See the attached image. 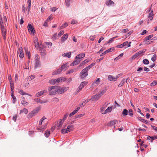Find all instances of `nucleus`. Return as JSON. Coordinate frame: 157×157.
<instances>
[{"label":"nucleus","instance_id":"nucleus-48","mask_svg":"<svg viewBox=\"0 0 157 157\" xmlns=\"http://www.w3.org/2000/svg\"><path fill=\"white\" fill-rule=\"evenodd\" d=\"M35 77V76L34 75H32L30 76L29 77V79H30V80H32V79H34Z\"/></svg>","mask_w":157,"mask_h":157},{"label":"nucleus","instance_id":"nucleus-3","mask_svg":"<svg viewBox=\"0 0 157 157\" xmlns=\"http://www.w3.org/2000/svg\"><path fill=\"white\" fill-rule=\"evenodd\" d=\"M39 111V109H36L33 110L28 115V118H31L33 116H35Z\"/></svg>","mask_w":157,"mask_h":157},{"label":"nucleus","instance_id":"nucleus-46","mask_svg":"<svg viewBox=\"0 0 157 157\" xmlns=\"http://www.w3.org/2000/svg\"><path fill=\"white\" fill-rule=\"evenodd\" d=\"M65 2L66 3V6H69L70 5V0H65Z\"/></svg>","mask_w":157,"mask_h":157},{"label":"nucleus","instance_id":"nucleus-1","mask_svg":"<svg viewBox=\"0 0 157 157\" xmlns=\"http://www.w3.org/2000/svg\"><path fill=\"white\" fill-rule=\"evenodd\" d=\"M48 90L49 91V94L50 95H55L57 94V86H52L48 87Z\"/></svg>","mask_w":157,"mask_h":157},{"label":"nucleus","instance_id":"nucleus-14","mask_svg":"<svg viewBox=\"0 0 157 157\" xmlns=\"http://www.w3.org/2000/svg\"><path fill=\"white\" fill-rule=\"evenodd\" d=\"M85 56V54L84 53L80 54L76 57L75 59H79L80 60V59L84 57Z\"/></svg>","mask_w":157,"mask_h":157},{"label":"nucleus","instance_id":"nucleus-24","mask_svg":"<svg viewBox=\"0 0 157 157\" xmlns=\"http://www.w3.org/2000/svg\"><path fill=\"white\" fill-rule=\"evenodd\" d=\"M28 113V111L27 109L24 108L23 109V110H21L20 111V114H21L23 113H24L25 114H27Z\"/></svg>","mask_w":157,"mask_h":157},{"label":"nucleus","instance_id":"nucleus-18","mask_svg":"<svg viewBox=\"0 0 157 157\" xmlns=\"http://www.w3.org/2000/svg\"><path fill=\"white\" fill-rule=\"evenodd\" d=\"M153 11H151L150 13H149L148 17L149 18V20L151 21L153 18V16L154 14L153 13Z\"/></svg>","mask_w":157,"mask_h":157},{"label":"nucleus","instance_id":"nucleus-31","mask_svg":"<svg viewBox=\"0 0 157 157\" xmlns=\"http://www.w3.org/2000/svg\"><path fill=\"white\" fill-rule=\"evenodd\" d=\"M138 120L143 122L145 123V124H147L148 122L146 120L143 119L141 117H138Z\"/></svg>","mask_w":157,"mask_h":157},{"label":"nucleus","instance_id":"nucleus-39","mask_svg":"<svg viewBox=\"0 0 157 157\" xmlns=\"http://www.w3.org/2000/svg\"><path fill=\"white\" fill-rule=\"evenodd\" d=\"M50 134V131L47 130L45 131V135L46 137H48Z\"/></svg>","mask_w":157,"mask_h":157},{"label":"nucleus","instance_id":"nucleus-56","mask_svg":"<svg viewBox=\"0 0 157 157\" xmlns=\"http://www.w3.org/2000/svg\"><path fill=\"white\" fill-rule=\"evenodd\" d=\"M156 84L157 82L156 81H154L151 83V86H153L156 85Z\"/></svg>","mask_w":157,"mask_h":157},{"label":"nucleus","instance_id":"nucleus-45","mask_svg":"<svg viewBox=\"0 0 157 157\" xmlns=\"http://www.w3.org/2000/svg\"><path fill=\"white\" fill-rule=\"evenodd\" d=\"M10 88H11V92H12V91H13V89L14 88V87H13V86H14L13 83V82H10Z\"/></svg>","mask_w":157,"mask_h":157},{"label":"nucleus","instance_id":"nucleus-17","mask_svg":"<svg viewBox=\"0 0 157 157\" xmlns=\"http://www.w3.org/2000/svg\"><path fill=\"white\" fill-rule=\"evenodd\" d=\"M106 92V90L105 88H103L100 91V93H99V97L102 95Z\"/></svg>","mask_w":157,"mask_h":157},{"label":"nucleus","instance_id":"nucleus-27","mask_svg":"<svg viewBox=\"0 0 157 157\" xmlns=\"http://www.w3.org/2000/svg\"><path fill=\"white\" fill-rule=\"evenodd\" d=\"M76 60L74 61L71 64L73 65H76L78 64L80 62V60L79 59H76Z\"/></svg>","mask_w":157,"mask_h":157},{"label":"nucleus","instance_id":"nucleus-26","mask_svg":"<svg viewBox=\"0 0 157 157\" xmlns=\"http://www.w3.org/2000/svg\"><path fill=\"white\" fill-rule=\"evenodd\" d=\"M98 96L97 94L96 95H94V97H93L91 98V100L92 101H97L98 99Z\"/></svg>","mask_w":157,"mask_h":157},{"label":"nucleus","instance_id":"nucleus-25","mask_svg":"<svg viewBox=\"0 0 157 157\" xmlns=\"http://www.w3.org/2000/svg\"><path fill=\"white\" fill-rule=\"evenodd\" d=\"M67 64H63L62 66L61 67V68L62 69V71H65L66 70L67 68Z\"/></svg>","mask_w":157,"mask_h":157},{"label":"nucleus","instance_id":"nucleus-2","mask_svg":"<svg viewBox=\"0 0 157 157\" xmlns=\"http://www.w3.org/2000/svg\"><path fill=\"white\" fill-rule=\"evenodd\" d=\"M57 94H60L64 92L69 89V87H60V86H57Z\"/></svg>","mask_w":157,"mask_h":157},{"label":"nucleus","instance_id":"nucleus-60","mask_svg":"<svg viewBox=\"0 0 157 157\" xmlns=\"http://www.w3.org/2000/svg\"><path fill=\"white\" fill-rule=\"evenodd\" d=\"M115 38V37H113L112 38L110 39L108 41V43H111L113 40Z\"/></svg>","mask_w":157,"mask_h":157},{"label":"nucleus","instance_id":"nucleus-13","mask_svg":"<svg viewBox=\"0 0 157 157\" xmlns=\"http://www.w3.org/2000/svg\"><path fill=\"white\" fill-rule=\"evenodd\" d=\"M47 92L46 90H42L39 92H38L36 94V95L37 97L40 96L41 95L44 94V93H46Z\"/></svg>","mask_w":157,"mask_h":157},{"label":"nucleus","instance_id":"nucleus-4","mask_svg":"<svg viewBox=\"0 0 157 157\" xmlns=\"http://www.w3.org/2000/svg\"><path fill=\"white\" fill-rule=\"evenodd\" d=\"M35 59L36 62L35 67L36 68L39 66L40 63V57L38 55H35Z\"/></svg>","mask_w":157,"mask_h":157},{"label":"nucleus","instance_id":"nucleus-22","mask_svg":"<svg viewBox=\"0 0 157 157\" xmlns=\"http://www.w3.org/2000/svg\"><path fill=\"white\" fill-rule=\"evenodd\" d=\"M128 113V110L126 109H124L123 112L122 113V114L124 116L127 115Z\"/></svg>","mask_w":157,"mask_h":157},{"label":"nucleus","instance_id":"nucleus-40","mask_svg":"<svg viewBox=\"0 0 157 157\" xmlns=\"http://www.w3.org/2000/svg\"><path fill=\"white\" fill-rule=\"evenodd\" d=\"M147 139L148 140H150L151 142L154 140L153 136H147Z\"/></svg>","mask_w":157,"mask_h":157},{"label":"nucleus","instance_id":"nucleus-11","mask_svg":"<svg viewBox=\"0 0 157 157\" xmlns=\"http://www.w3.org/2000/svg\"><path fill=\"white\" fill-rule=\"evenodd\" d=\"M117 120H113V121H111L108 124V125L109 126H112L115 124L117 122Z\"/></svg>","mask_w":157,"mask_h":157},{"label":"nucleus","instance_id":"nucleus-36","mask_svg":"<svg viewBox=\"0 0 157 157\" xmlns=\"http://www.w3.org/2000/svg\"><path fill=\"white\" fill-rule=\"evenodd\" d=\"M19 93L20 94L22 95H24L25 94H27L29 95L30 96H31V95L28 94H27L25 93L24 91H23L21 89L19 90Z\"/></svg>","mask_w":157,"mask_h":157},{"label":"nucleus","instance_id":"nucleus-42","mask_svg":"<svg viewBox=\"0 0 157 157\" xmlns=\"http://www.w3.org/2000/svg\"><path fill=\"white\" fill-rule=\"evenodd\" d=\"M129 113V115L131 116L132 117L133 115V111L132 109H130L129 110V111L128 112Z\"/></svg>","mask_w":157,"mask_h":157},{"label":"nucleus","instance_id":"nucleus-51","mask_svg":"<svg viewBox=\"0 0 157 157\" xmlns=\"http://www.w3.org/2000/svg\"><path fill=\"white\" fill-rule=\"evenodd\" d=\"M34 45L36 49H38L39 48V44L38 42L37 43H36Z\"/></svg>","mask_w":157,"mask_h":157},{"label":"nucleus","instance_id":"nucleus-50","mask_svg":"<svg viewBox=\"0 0 157 157\" xmlns=\"http://www.w3.org/2000/svg\"><path fill=\"white\" fill-rule=\"evenodd\" d=\"M6 33H4L2 34V37L3 38V39L4 40H6Z\"/></svg>","mask_w":157,"mask_h":157},{"label":"nucleus","instance_id":"nucleus-55","mask_svg":"<svg viewBox=\"0 0 157 157\" xmlns=\"http://www.w3.org/2000/svg\"><path fill=\"white\" fill-rule=\"evenodd\" d=\"M57 71V73L58 74H60L61 72L62 71V69L60 68H59V69H58L57 71Z\"/></svg>","mask_w":157,"mask_h":157},{"label":"nucleus","instance_id":"nucleus-53","mask_svg":"<svg viewBox=\"0 0 157 157\" xmlns=\"http://www.w3.org/2000/svg\"><path fill=\"white\" fill-rule=\"evenodd\" d=\"M76 113V111L75 110H74L73 112L70 113V114L69 115V116L71 117L72 115H74Z\"/></svg>","mask_w":157,"mask_h":157},{"label":"nucleus","instance_id":"nucleus-57","mask_svg":"<svg viewBox=\"0 0 157 157\" xmlns=\"http://www.w3.org/2000/svg\"><path fill=\"white\" fill-rule=\"evenodd\" d=\"M114 48H112L109 49L107 50L108 51V52H111L113 51V50H114Z\"/></svg>","mask_w":157,"mask_h":157},{"label":"nucleus","instance_id":"nucleus-64","mask_svg":"<svg viewBox=\"0 0 157 157\" xmlns=\"http://www.w3.org/2000/svg\"><path fill=\"white\" fill-rule=\"evenodd\" d=\"M143 68L140 67L138 68V69L137 70V71H141L143 70Z\"/></svg>","mask_w":157,"mask_h":157},{"label":"nucleus","instance_id":"nucleus-32","mask_svg":"<svg viewBox=\"0 0 157 157\" xmlns=\"http://www.w3.org/2000/svg\"><path fill=\"white\" fill-rule=\"evenodd\" d=\"M46 119V118L45 117H43L40 121L39 122V125L40 126L42 125V122L44 121Z\"/></svg>","mask_w":157,"mask_h":157},{"label":"nucleus","instance_id":"nucleus-62","mask_svg":"<svg viewBox=\"0 0 157 157\" xmlns=\"http://www.w3.org/2000/svg\"><path fill=\"white\" fill-rule=\"evenodd\" d=\"M67 116H68L67 114H65L64 116V117L62 120H63V121H64L65 120H66V119L67 118Z\"/></svg>","mask_w":157,"mask_h":157},{"label":"nucleus","instance_id":"nucleus-58","mask_svg":"<svg viewBox=\"0 0 157 157\" xmlns=\"http://www.w3.org/2000/svg\"><path fill=\"white\" fill-rule=\"evenodd\" d=\"M40 99L37 98L34 99V101H35V102H36L37 103H39V102L40 101Z\"/></svg>","mask_w":157,"mask_h":157},{"label":"nucleus","instance_id":"nucleus-5","mask_svg":"<svg viewBox=\"0 0 157 157\" xmlns=\"http://www.w3.org/2000/svg\"><path fill=\"white\" fill-rule=\"evenodd\" d=\"M80 76L81 78H83L88 75V72L87 70L84 69L82 70L80 73Z\"/></svg>","mask_w":157,"mask_h":157},{"label":"nucleus","instance_id":"nucleus-7","mask_svg":"<svg viewBox=\"0 0 157 157\" xmlns=\"http://www.w3.org/2000/svg\"><path fill=\"white\" fill-rule=\"evenodd\" d=\"M18 52L19 54V57L21 58H23L24 56V55L22 48L21 47H20L19 48Z\"/></svg>","mask_w":157,"mask_h":157},{"label":"nucleus","instance_id":"nucleus-15","mask_svg":"<svg viewBox=\"0 0 157 157\" xmlns=\"http://www.w3.org/2000/svg\"><path fill=\"white\" fill-rule=\"evenodd\" d=\"M74 126L72 125H68L67 128V130L68 132H71L73 130Z\"/></svg>","mask_w":157,"mask_h":157},{"label":"nucleus","instance_id":"nucleus-37","mask_svg":"<svg viewBox=\"0 0 157 157\" xmlns=\"http://www.w3.org/2000/svg\"><path fill=\"white\" fill-rule=\"evenodd\" d=\"M94 65V63H92L90 65L86 67L85 69H86V70H87V71H88L89 69L90 68H91Z\"/></svg>","mask_w":157,"mask_h":157},{"label":"nucleus","instance_id":"nucleus-59","mask_svg":"<svg viewBox=\"0 0 157 157\" xmlns=\"http://www.w3.org/2000/svg\"><path fill=\"white\" fill-rule=\"evenodd\" d=\"M82 88L80 86L78 87V89L77 90V92H78L79 91H80Z\"/></svg>","mask_w":157,"mask_h":157},{"label":"nucleus","instance_id":"nucleus-61","mask_svg":"<svg viewBox=\"0 0 157 157\" xmlns=\"http://www.w3.org/2000/svg\"><path fill=\"white\" fill-rule=\"evenodd\" d=\"M38 42V40L37 38L36 37H35V39H34V44H35L36 43H37Z\"/></svg>","mask_w":157,"mask_h":157},{"label":"nucleus","instance_id":"nucleus-9","mask_svg":"<svg viewBox=\"0 0 157 157\" xmlns=\"http://www.w3.org/2000/svg\"><path fill=\"white\" fill-rule=\"evenodd\" d=\"M55 80L56 83V82L59 83L65 81L66 80V79L65 78L62 77L56 79Z\"/></svg>","mask_w":157,"mask_h":157},{"label":"nucleus","instance_id":"nucleus-16","mask_svg":"<svg viewBox=\"0 0 157 157\" xmlns=\"http://www.w3.org/2000/svg\"><path fill=\"white\" fill-rule=\"evenodd\" d=\"M71 52H68L67 53H65L63 54L62 55V56L65 57H67L68 58H70L71 57Z\"/></svg>","mask_w":157,"mask_h":157},{"label":"nucleus","instance_id":"nucleus-20","mask_svg":"<svg viewBox=\"0 0 157 157\" xmlns=\"http://www.w3.org/2000/svg\"><path fill=\"white\" fill-rule=\"evenodd\" d=\"M108 79L111 81H115V76L111 75H109L108 76Z\"/></svg>","mask_w":157,"mask_h":157},{"label":"nucleus","instance_id":"nucleus-23","mask_svg":"<svg viewBox=\"0 0 157 157\" xmlns=\"http://www.w3.org/2000/svg\"><path fill=\"white\" fill-rule=\"evenodd\" d=\"M0 29L2 34L6 33V30L4 26L0 27Z\"/></svg>","mask_w":157,"mask_h":157},{"label":"nucleus","instance_id":"nucleus-30","mask_svg":"<svg viewBox=\"0 0 157 157\" xmlns=\"http://www.w3.org/2000/svg\"><path fill=\"white\" fill-rule=\"evenodd\" d=\"M145 51H144V50H143L142 51H141L139 52L136 53L135 54L136 56V57H138L142 53L144 52Z\"/></svg>","mask_w":157,"mask_h":157},{"label":"nucleus","instance_id":"nucleus-47","mask_svg":"<svg viewBox=\"0 0 157 157\" xmlns=\"http://www.w3.org/2000/svg\"><path fill=\"white\" fill-rule=\"evenodd\" d=\"M64 31H61L58 34V36L59 37L61 35H63L64 33Z\"/></svg>","mask_w":157,"mask_h":157},{"label":"nucleus","instance_id":"nucleus-33","mask_svg":"<svg viewBox=\"0 0 157 157\" xmlns=\"http://www.w3.org/2000/svg\"><path fill=\"white\" fill-rule=\"evenodd\" d=\"M143 63L146 65H147L149 63V60L146 59H144L143 61Z\"/></svg>","mask_w":157,"mask_h":157},{"label":"nucleus","instance_id":"nucleus-8","mask_svg":"<svg viewBox=\"0 0 157 157\" xmlns=\"http://www.w3.org/2000/svg\"><path fill=\"white\" fill-rule=\"evenodd\" d=\"M113 109L112 106L111 107H108L107 109H106L105 111H102V114H105L108 113V112H110Z\"/></svg>","mask_w":157,"mask_h":157},{"label":"nucleus","instance_id":"nucleus-6","mask_svg":"<svg viewBox=\"0 0 157 157\" xmlns=\"http://www.w3.org/2000/svg\"><path fill=\"white\" fill-rule=\"evenodd\" d=\"M28 30L30 33L32 34H34L35 32V31L33 27L31 24H28Z\"/></svg>","mask_w":157,"mask_h":157},{"label":"nucleus","instance_id":"nucleus-10","mask_svg":"<svg viewBox=\"0 0 157 157\" xmlns=\"http://www.w3.org/2000/svg\"><path fill=\"white\" fill-rule=\"evenodd\" d=\"M68 34L66 33L61 38V42L65 41L68 38Z\"/></svg>","mask_w":157,"mask_h":157},{"label":"nucleus","instance_id":"nucleus-19","mask_svg":"<svg viewBox=\"0 0 157 157\" xmlns=\"http://www.w3.org/2000/svg\"><path fill=\"white\" fill-rule=\"evenodd\" d=\"M48 123H46V124L44 125L43 128H42V127L39 128H38V130H40V132H43V131H44L46 128V126Z\"/></svg>","mask_w":157,"mask_h":157},{"label":"nucleus","instance_id":"nucleus-41","mask_svg":"<svg viewBox=\"0 0 157 157\" xmlns=\"http://www.w3.org/2000/svg\"><path fill=\"white\" fill-rule=\"evenodd\" d=\"M21 104L24 106H26V105H27L29 103L28 102L26 101H25L24 100H23L21 101Z\"/></svg>","mask_w":157,"mask_h":157},{"label":"nucleus","instance_id":"nucleus-52","mask_svg":"<svg viewBox=\"0 0 157 157\" xmlns=\"http://www.w3.org/2000/svg\"><path fill=\"white\" fill-rule=\"evenodd\" d=\"M61 132L62 133H66L68 132L67 131V128L63 129L61 130Z\"/></svg>","mask_w":157,"mask_h":157},{"label":"nucleus","instance_id":"nucleus-35","mask_svg":"<svg viewBox=\"0 0 157 157\" xmlns=\"http://www.w3.org/2000/svg\"><path fill=\"white\" fill-rule=\"evenodd\" d=\"M106 4L108 5H113L114 2L111 0H109L107 2Z\"/></svg>","mask_w":157,"mask_h":157},{"label":"nucleus","instance_id":"nucleus-21","mask_svg":"<svg viewBox=\"0 0 157 157\" xmlns=\"http://www.w3.org/2000/svg\"><path fill=\"white\" fill-rule=\"evenodd\" d=\"M153 36V35L151 34L149 36H147L145 37L144 39V41H147L149 39H150Z\"/></svg>","mask_w":157,"mask_h":157},{"label":"nucleus","instance_id":"nucleus-29","mask_svg":"<svg viewBox=\"0 0 157 157\" xmlns=\"http://www.w3.org/2000/svg\"><path fill=\"white\" fill-rule=\"evenodd\" d=\"M11 94V96L13 99V103H14L16 101V98L14 96V95L13 94V91H12Z\"/></svg>","mask_w":157,"mask_h":157},{"label":"nucleus","instance_id":"nucleus-28","mask_svg":"<svg viewBox=\"0 0 157 157\" xmlns=\"http://www.w3.org/2000/svg\"><path fill=\"white\" fill-rule=\"evenodd\" d=\"M125 82V79H123V80L121 81V82L118 85V87H120L122 86Z\"/></svg>","mask_w":157,"mask_h":157},{"label":"nucleus","instance_id":"nucleus-54","mask_svg":"<svg viewBox=\"0 0 157 157\" xmlns=\"http://www.w3.org/2000/svg\"><path fill=\"white\" fill-rule=\"evenodd\" d=\"M48 102V101L47 100L46 101H43L41 99L40 100V101L39 103H40L41 104H43L45 103H46Z\"/></svg>","mask_w":157,"mask_h":157},{"label":"nucleus","instance_id":"nucleus-49","mask_svg":"<svg viewBox=\"0 0 157 157\" xmlns=\"http://www.w3.org/2000/svg\"><path fill=\"white\" fill-rule=\"evenodd\" d=\"M64 121H63V120H61V121L59 122L58 127H61Z\"/></svg>","mask_w":157,"mask_h":157},{"label":"nucleus","instance_id":"nucleus-34","mask_svg":"<svg viewBox=\"0 0 157 157\" xmlns=\"http://www.w3.org/2000/svg\"><path fill=\"white\" fill-rule=\"evenodd\" d=\"M55 79H51L49 81V83L52 85L55 84L56 83Z\"/></svg>","mask_w":157,"mask_h":157},{"label":"nucleus","instance_id":"nucleus-43","mask_svg":"<svg viewBox=\"0 0 157 157\" xmlns=\"http://www.w3.org/2000/svg\"><path fill=\"white\" fill-rule=\"evenodd\" d=\"M67 26L68 24H67L66 23H65L62 25V26L60 27V29H62L63 28H64L67 27Z\"/></svg>","mask_w":157,"mask_h":157},{"label":"nucleus","instance_id":"nucleus-44","mask_svg":"<svg viewBox=\"0 0 157 157\" xmlns=\"http://www.w3.org/2000/svg\"><path fill=\"white\" fill-rule=\"evenodd\" d=\"M0 27L4 26L3 22L2 21V17H0Z\"/></svg>","mask_w":157,"mask_h":157},{"label":"nucleus","instance_id":"nucleus-63","mask_svg":"<svg viewBox=\"0 0 157 157\" xmlns=\"http://www.w3.org/2000/svg\"><path fill=\"white\" fill-rule=\"evenodd\" d=\"M57 9L55 7H53L51 8V10L53 12H54Z\"/></svg>","mask_w":157,"mask_h":157},{"label":"nucleus","instance_id":"nucleus-38","mask_svg":"<svg viewBox=\"0 0 157 157\" xmlns=\"http://www.w3.org/2000/svg\"><path fill=\"white\" fill-rule=\"evenodd\" d=\"M87 82H83L81 83L80 86L83 88L87 84Z\"/></svg>","mask_w":157,"mask_h":157},{"label":"nucleus","instance_id":"nucleus-12","mask_svg":"<svg viewBox=\"0 0 157 157\" xmlns=\"http://www.w3.org/2000/svg\"><path fill=\"white\" fill-rule=\"evenodd\" d=\"M25 52L26 55L28 57V58L29 59H30V57L31 56V54L30 52L28 51V48H25Z\"/></svg>","mask_w":157,"mask_h":157}]
</instances>
